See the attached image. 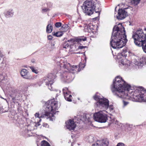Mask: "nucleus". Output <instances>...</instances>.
I'll list each match as a JSON object with an SVG mask.
<instances>
[{
  "instance_id": "9b49d317",
  "label": "nucleus",
  "mask_w": 146,
  "mask_h": 146,
  "mask_svg": "<svg viewBox=\"0 0 146 146\" xmlns=\"http://www.w3.org/2000/svg\"><path fill=\"white\" fill-rule=\"evenodd\" d=\"M62 65V66L64 68H66L68 71L71 72L72 71L75 70V69H76L77 68V66H71L69 63L67 62H63V64H61Z\"/></svg>"
},
{
  "instance_id": "20e7f679",
  "label": "nucleus",
  "mask_w": 146,
  "mask_h": 146,
  "mask_svg": "<svg viewBox=\"0 0 146 146\" xmlns=\"http://www.w3.org/2000/svg\"><path fill=\"white\" fill-rule=\"evenodd\" d=\"M132 37L135 44L142 46L143 51L146 53V33L145 34L142 29H139L133 35Z\"/></svg>"
},
{
  "instance_id": "b1692460",
  "label": "nucleus",
  "mask_w": 146,
  "mask_h": 146,
  "mask_svg": "<svg viewBox=\"0 0 146 146\" xmlns=\"http://www.w3.org/2000/svg\"><path fill=\"white\" fill-rule=\"evenodd\" d=\"M53 27L51 24H49L46 28V32L48 33H50L52 31Z\"/></svg>"
},
{
  "instance_id": "a19ab883",
  "label": "nucleus",
  "mask_w": 146,
  "mask_h": 146,
  "mask_svg": "<svg viewBox=\"0 0 146 146\" xmlns=\"http://www.w3.org/2000/svg\"><path fill=\"white\" fill-rule=\"evenodd\" d=\"M70 50H73V51H72L71 52H69V51H68V52H68L70 53V54H72L74 52V50L73 49V46H72V48L71 49H70Z\"/></svg>"
},
{
  "instance_id": "4c0bfd02",
  "label": "nucleus",
  "mask_w": 146,
  "mask_h": 146,
  "mask_svg": "<svg viewBox=\"0 0 146 146\" xmlns=\"http://www.w3.org/2000/svg\"><path fill=\"white\" fill-rule=\"evenodd\" d=\"M124 144L122 143H118L116 146H124Z\"/></svg>"
},
{
  "instance_id": "58836bf2",
  "label": "nucleus",
  "mask_w": 146,
  "mask_h": 146,
  "mask_svg": "<svg viewBox=\"0 0 146 146\" xmlns=\"http://www.w3.org/2000/svg\"><path fill=\"white\" fill-rule=\"evenodd\" d=\"M92 146H100L98 141L96 143L93 144Z\"/></svg>"
},
{
  "instance_id": "7ed1b4c3",
  "label": "nucleus",
  "mask_w": 146,
  "mask_h": 146,
  "mask_svg": "<svg viewBox=\"0 0 146 146\" xmlns=\"http://www.w3.org/2000/svg\"><path fill=\"white\" fill-rule=\"evenodd\" d=\"M59 106L58 105V102L54 99H52L46 102L45 104L44 107L45 111H44L42 113H40V116L38 113H36L35 116L36 117H45L50 118V120L53 121L54 119V115L56 111L57 110Z\"/></svg>"
},
{
  "instance_id": "f8f14e48",
  "label": "nucleus",
  "mask_w": 146,
  "mask_h": 146,
  "mask_svg": "<svg viewBox=\"0 0 146 146\" xmlns=\"http://www.w3.org/2000/svg\"><path fill=\"white\" fill-rule=\"evenodd\" d=\"M63 92L65 99L68 101H72V96L68 89L66 88H64L63 90Z\"/></svg>"
},
{
  "instance_id": "f3484780",
  "label": "nucleus",
  "mask_w": 146,
  "mask_h": 146,
  "mask_svg": "<svg viewBox=\"0 0 146 146\" xmlns=\"http://www.w3.org/2000/svg\"><path fill=\"white\" fill-rule=\"evenodd\" d=\"M14 12L12 9H10L4 13L5 16L6 17L9 18L12 17L14 14Z\"/></svg>"
},
{
  "instance_id": "2f4dec72",
  "label": "nucleus",
  "mask_w": 146,
  "mask_h": 146,
  "mask_svg": "<svg viewBox=\"0 0 146 146\" xmlns=\"http://www.w3.org/2000/svg\"><path fill=\"white\" fill-rule=\"evenodd\" d=\"M68 26L67 24L63 25L62 27V29L64 31H66L68 30Z\"/></svg>"
},
{
  "instance_id": "ddd939ff",
  "label": "nucleus",
  "mask_w": 146,
  "mask_h": 146,
  "mask_svg": "<svg viewBox=\"0 0 146 146\" xmlns=\"http://www.w3.org/2000/svg\"><path fill=\"white\" fill-rule=\"evenodd\" d=\"M21 76L25 79L29 80L33 79L32 76L29 75L28 71L26 69H23L21 71Z\"/></svg>"
},
{
  "instance_id": "aec40b11",
  "label": "nucleus",
  "mask_w": 146,
  "mask_h": 146,
  "mask_svg": "<svg viewBox=\"0 0 146 146\" xmlns=\"http://www.w3.org/2000/svg\"><path fill=\"white\" fill-rule=\"evenodd\" d=\"M86 40V37H84V38H76L73 39H70L69 40H68V42H73V44H74L75 42H81L82 41H84Z\"/></svg>"
},
{
  "instance_id": "dca6fc26",
  "label": "nucleus",
  "mask_w": 146,
  "mask_h": 146,
  "mask_svg": "<svg viewBox=\"0 0 146 146\" xmlns=\"http://www.w3.org/2000/svg\"><path fill=\"white\" fill-rule=\"evenodd\" d=\"M94 26L91 24L86 25L84 27V31L85 32L90 33L94 29Z\"/></svg>"
},
{
  "instance_id": "c85d7f7f",
  "label": "nucleus",
  "mask_w": 146,
  "mask_h": 146,
  "mask_svg": "<svg viewBox=\"0 0 146 146\" xmlns=\"http://www.w3.org/2000/svg\"><path fill=\"white\" fill-rule=\"evenodd\" d=\"M140 0H131V3L134 5H137L139 4Z\"/></svg>"
},
{
  "instance_id": "cd10ccee",
  "label": "nucleus",
  "mask_w": 146,
  "mask_h": 146,
  "mask_svg": "<svg viewBox=\"0 0 146 146\" xmlns=\"http://www.w3.org/2000/svg\"><path fill=\"white\" fill-rule=\"evenodd\" d=\"M8 110V108L7 107H4L2 106L1 108L0 107V111H2L3 113L7 112Z\"/></svg>"
},
{
  "instance_id": "2eb2a0df",
  "label": "nucleus",
  "mask_w": 146,
  "mask_h": 146,
  "mask_svg": "<svg viewBox=\"0 0 146 146\" xmlns=\"http://www.w3.org/2000/svg\"><path fill=\"white\" fill-rule=\"evenodd\" d=\"M146 62V57H143L139 60V61H137L136 60H135L134 61V63L137 65L139 68L141 67L143 64L145 63Z\"/></svg>"
},
{
  "instance_id": "6ab92c4d",
  "label": "nucleus",
  "mask_w": 146,
  "mask_h": 146,
  "mask_svg": "<svg viewBox=\"0 0 146 146\" xmlns=\"http://www.w3.org/2000/svg\"><path fill=\"white\" fill-rule=\"evenodd\" d=\"M71 74L70 73H68L67 75L65 76V77H64V79L62 80L67 82H71L73 79V77L70 76Z\"/></svg>"
},
{
  "instance_id": "473e14b6",
  "label": "nucleus",
  "mask_w": 146,
  "mask_h": 146,
  "mask_svg": "<svg viewBox=\"0 0 146 146\" xmlns=\"http://www.w3.org/2000/svg\"><path fill=\"white\" fill-rule=\"evenodd\" d=\"M108 109L111 112H113V111L114 108L112 105H109V104L108 107Z\"/></svg>"
},
{
  "instance_id": "0eeeda50",
  "label": "nucleus",
  "mask_w": 146,
  "mask_h": 146,
  "mask_svg": "<svg viewBox=\"0 0 146 146\" xmlns=\"http://www.w3.org/2000/svg\"><path fill=\"white\" fill-rule=\"evenodd\" d=\"M56 78L55 75L52 74H48L46 77H44L43 80V82L48 86L49 89L50 90H53V83L54 82V79Z\"/></svg>"
},
{
  "instance_id": "37998d69",
  "label": "nucleus",
  "mask_w": 146,
  "mask_h": 146,
  "mask_svg": "<svg viewBox=\"0 0 146 146\" xmlns=\"http://www.w3.org/2000/svg\"><path fill=\"white\" fill-rule=\"evenodd\" d=\"M48 38L49 40H51L52 38V37L50 35H49L48 36Z\"/></svg>"
},
{
  "instance_id": "412c9836",
  "label": "nucleus",
  "mask_w": 146,
  "mask_h": 146,
  "mask_svg": "<svg viewBox=\"0 0 146 146\" xmlns=\"http://www.w3.org/2000/svg\"><path fill=\"white\" fill-rule=\"evenodd\" d=\"M100 146H108L109 144L108 140L104 139L101 141H98Z\"/></svg>"
},
{
  "instance_id": "4468645a",
  "label": "nucleus",
  "mask_w": 146,
  "mask_h": 146,
  "mask_svg": "<svg viewBox=\"0 0 146 146\" xmlns=\"http://www.w3.org/2000/svg\"><path fill=\"white\" fill-rule=\"evenodd\" d=\"M66 127L70 130H74L76 126V125L73 121L70 119L66 122Z\"/></svg>"
},
{
  "instance_id": "393cba45",
  "label": "nucleus",
  "mask_w": 146,
  "mask_h": 146,
  "mask_svg": "<svg viewBox=\"0 0 146 146\" xmlns=\"http://www.w3.org/2000/svg\"><path fill=\"white\" fill-rule=\"evenodd\" d=\"M52 35L55 36L60 37L61 36L63 35V33L62 32H58L56 33L55 32H53L52 33Z\"/></svg>"
},
{
  "instance_id": "ea45409f",
  "label": "nucleus",
  "mask_w": 146,
  "mask_h": 146,
  "mask_svg": "<svg viewBox=\"0 0 146 146\" xmlns=\"http://www.w3.org/2000/svg\"><path fill=\"white\" fill-rule=\"evenodd\" d=\"M39 121L38 122H37V123L36 124V126H38L40 125V124L39 123L41 121V119H39Z\"/></svg>"
},
{
  "instance_id": "e433bc0d",
  "label": "nucleus",
  "mask_w": 146,
  "mask_h": 146,
  "mask_svg": "<svg viewBox=\"0 0 146 146\" xmlns=\"http://www.w3.org/2000/svg\"><path fill=\"white\" fill-rule=\"evenodd\" d=\"M123 106H126L129 104V102H128L124 100L123 101Z\"/></svg>"
},
{
  "instance_id": "bb28decb",
  "label": "nucleus",
  "mask_w": 146,
  "mask_h": 146,
  "mask_svg": "<svg viewBox=\"0 0 146 146\" xmlns=\"http://www.w3.org/2000/svg\"><path fill=\"white\" fill-rule=\"evenodd\" d=\"M88 115H84L81 118L82 120V121H87L88 120V121H90V118L88 117Z\"/></svg>"
},
{
  "instance_id": "a878e982",
  "label": "nucleus",
  "mask_w": 146,
  "mask_h": 146,
  "mask_svg": "<svg viewBox=\"0 0 146 146\" xmlns=\"http://www.w3.org/2000/svg\"><path fill=\"white\" fill-rule=\"evenodd\" d=\"M41 146H50L49 143L45 140L42 141L41 143Z\"/></svg>"
},
{
  "instance_id": "f03ea898",
  "label": "nucleus",
  "mask_w": 146,
  "mask_h": 146,
  "mask_svg": "<svg viewBox=\"0 0 146 146\" xmlns=\"http://www.w3.org/2000/svg\"><path fill=\"white\" fill-rule=\"evenodd\" d=\"M127 41L124 27L121 24L115 26L110 41V45L114 49L119 48L124 46Z\"/></svg>"
},
{
  "instance_id": "a18cd8bd",
  "label": "nucleus",
  "mask_w": 146,
  "mask_h": 146,
  "mask_svg": "<svg viewBox=\"0 0 146 146\" xmlns=\"http://www.w3.org/2000/svg\"><path fill=\"white\" fill-rule=\"evenodd\" d=\"M12 100L13 101V102H14V101L15 100V99L17 98V97H16V96H15V97H12Z\"/></svg>"
},
{
  "instance_id": "39448f33",
  "label": "nucleus",
  "mask_w": 146,
  "mask_h": 146,
  "mask_svg": "<svg viewBox=\"0 0 146 146\" xmlns=\"http://www.w3.org/2000/svg\"><path fill=\"white\" fill-rule=\"evenodd\" d=\"M95 1H97V0L86 1L84 3L82 9L83 12L86 15H89L93 13L96 7V3Z\"/></svg>"
},
{
  "instance_id": "5701e85b",
  "label": "nucleus",
  "mask_w": 146,
  "mask_h": 146,
  "mask_svg": "<svg viewBox=\"0 0 146 146\" xmlns=\"http://www.w3.org/2000/svg\"><path fill=\"white\" fill-rule=\"evenodd\" d=\"M123 81H124L122 78L121 77L119 76H118L116 77L115 80H113V82H116V84L117 83H121V82H123Z\"/></svg>"
},
{
  "instance_id": "6e6552de",
  "label": "nucleus",
  "mask_w": 146,
  "mask_h": 146,
  "mask_svg": "<svg viewBox=\"0 0 146 146\" xmlns=\"http://www.w3.org/2000/svg\"><path fill=\"white\" fill-rule=\"evenodd\" d=\"M127 56V55L125 54V52H123L121 53L118 54L117 55V58L119 60V62L120 65L121 64L122 65H125L126 67H128L131 64L130 61L125 58Z\"/></svg>"
},
{
  "instance_id": "c9c22d12",
  "label": "nucleus",
  "mask_w": 146,
  "mask_h": 146,
  "mask_svg": "<svg viewBox=\"0 0 146 146\" xmlns=\"http://www.w3.org/2000/svg\"><path fill=\"white\" fill-rule=\"evenodd\" d=\"M36 84L37 83H31L30 84L29 86H32L33 87H36Z\"/></svg>"
},
{
  "instance_id": "de8ad7c7",
  "label": "nucleus",
  "mask_w": 146,
  "mask_h": 146,
  "mask_svg": "<svg viewBox=\"0 0 146 146\" xmlns=\"http://www.w3.org/2000/svg\"><path fill=\"white\" fill-rule=\"evenodd\" d=\"M3 56V55L1 54H0V57H2Z\"/></svg>"
},
{
  "instance_id": "423d86ee",
  "label": "nucleus",
  "mask_w": 146,
  "mask_h": 146,
  "mask_svg": "<svg viewBox=\"0 0 146 146\" xmlns=\"http://www.w3.org/2000/svg\"><path fill=\"white\" fill-rule=\"evenodd\" d=\"M94 98L97 101L96 103L97 107L103 110L108 109L109 106V101L107 99L103 97L101 98L96 95L94 96Z\"/></svg>"
},
{
  "instance_id": "72a5a7b5",
  "label": "nucleus",
  "mask_w": 146,
  "mask_h": 146,
  "mask_svg": "<svg viewBox=\"0 0 146 146\" xmlns=\"http://www.w3.org/2000/svg\"><path fill=\"white\" fill-rule=\"evenodd\" d=\"M62 25V23L60 22L56 23L55 24V26L57 28H59Z\"/></svg>"
},
{
  "instance_id": "1a4fd4ad",
  "label": "nucleus",
  "mask_w": 146,
  "mask_h": 146,
  "mask_svg": "<svg viewBox=\"0 0 146 146\" xmlns=\"http://www.w3.org/2000/svg\"><path fill=\"white\" fill-rule=\"evenodd\" d=\"M94 120L100 123H105L107 120L106 115L104 114L102 111H100L94 114Z\"/></svg>"
},
{
  "instance_id": "4be33fe9",
  "label": "nucleus",
  "mask_w": 146,
  "mask_h": 146,
  "mask_svg": "<svg viewBox=\"0 0 146 146\" xmlns=\"http://www.w3.org/2000/svg\"><path fill=\"white\" fill-rule=\"evenodd\" d=\"M63 48L66 49L65 50L66 52L69 51L71 52L73 51V50H70V49L72 48V46H70L67 43H65L63 45Z\"/></svg>"
},
{
  "instance_id": "9d476101",
  "label": "nucleus",
  "mask_w": 146,
  "mask_h": 146,
  "mask_svg": "<svg viewBox=\"0 0 146 146\" xmlns=\"http://www.w3.org/2000/svg\"><path fill=\"white\" fill-rule=\"evenodd\" d=\"M127 8L125 9H119L118 10L117 15L116 16L117 19L122 20L125 18L127 15V12L125 10Z\"/></svg>"
},
{
  "instance_id": "c03bdc74",
  "label": "nucleus",
  "mask_w": 146,
  "mask_h": 146,
  "mask_svg": "<svg viewBox=\"0 0 146 146\" xmlns=\"http://www.w3.org/2000/svg\"><path fill=\"white\" fill-rule=\"evenodd\" d=\"M47 5L48 7H50L52 5L51 3L50 2L47 3Z\"/></svg>"
},
{
  "instance_id": "7c9ffc66",
  "label": "nucleus",
  "mask_w": 146,
  "mask_h": 146,
  "mask_svg": "<svg viewBox=\"0 0 146 146\" xmlns=\"http://www.w3.org/2000/svg\"><path fill=\"white\" fill-rule=\"evenodd\" d=\"M30 68L31 69L32 72L35 73V74H37L38 72V71L33 66H30Z\"/></svg>"
},
{
  "instance_id": "a211bd4d",
  "label": "nucleus",
  "mask_w": 146,
  "mask_h": 146,
  "mask_svg": "<svg viewBox=\"0 0 146 146\" xmlns=\"http://www.w3.org/2000/svg\"><path fill=\"white\" fill-rule=\"evenodd\" d=\"M71 74L70 73H68L67 75L65 76V77H64V79L62 80L67 82H71L73 79V77L70 76Z\"/></svg>"
},
{
  "instance_id": "49530a36",
  "label": "nucleus",
  "mask_w": 146,
  "mask_h": 146,
  "mask_svg": "<svg viewBox=\"0 0 146 146\" xmlns=\"http://www.w3.org/2000/svg\"><path fill=\"white\" fill-rule=\"evenodd\" d=\"M0 98H1L2 99H4L7 102V100L6 99H5V98H3L0 95Z\"/></svg>"
},
{
  "instance_id": "f704fd0d",
  "label": "nucleus",
  "mask_w": 146,
  "mask_h": 146,
  "mask_svg": "<svg viewBox=\"0 0 146 146\" xmlns=\"http://www.w3.org/2000/svg\"><path fill=\"white\" fill-rule=\"evenodd\" d=\"M49 9L48 8H45L42 9V13H44L49 11Z\"/></svg>"
},
{
  "instance_id": "79ce46f5",
  "label": "nucleus",
  "mask_w": 146,
  "mask_h": 146,
  "mask_svg": "<svg viewBox=\"0 0 146 146\" xmlns=\"http://www.w3.org/2000/svg\"><path fill=\"white\" fill-rule=\"evenodd\" d=\"M86 47V46H80L78 47V48L80 49H82L85 48Z\"/></svg>"
},
{
  "instance_id": "09e8293b",
  "label": "nucleus",
  "mask_w": 146,
  "mask_h": 146,
  "mask_svg": "<svg viewBox=\"0 0 146 146\" xmlns=\"http://www.w3.org/2000/svg\"><path fill=\"white\" fill-rule=\"evenodd\" d=\"M96 13H99L100 11H96Z\"/></svg>"
},
{
  "instance_id": "c756f323",
  "label": "nucleus",
  "mask_w": 146,
  "mask_h": 146,
  "mask_svg": "<svg viewBox=\"0 0 146 146\" xmlns=\"http://www.w3.org/2000/svg\"><path fill=\"white\" fill-rule=\"evenodd\" d=\"M86 64H82L80 62L79 65V68L78 69V71H80L81 69H83L85 66Z\"/></svg>"
},
{
  "instance_id": "f257e3e1",
  "label": "nucleus",
  "mask_w": 146,
  "mask_h": 146,
  "mask_svg": "<svg viewBox=\"0 0 146 146\" xmlns=\"http://www.w3.org/2000/svg\"><path fill=\"white\" fill-rule=\"evenodd\" d=\"M111 89L113 94L117 97L130 99H135L139 102H146V92L143 90L142 87L131 86L126 83L124 81L121 83H113Z\"/></svg>"
}]
</instances>
